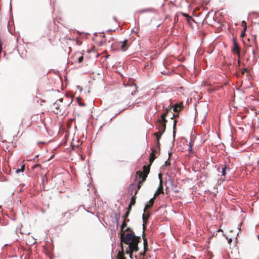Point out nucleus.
<instances>
[{"label": "nucleus", "mask_w": 259, "mask_h": 259, "mask_svg": "<svg viewBox=\"0 0 259 259\" xmlns=\"http://www.w3.org/2000/svg\"><path fill=\"white\" fill-rule=\"evenodd\" d=\"M130 220H123V223L121 226L120 230V239L121 242L124 243L128 246L124 250L123 246L121 247V251H119L117 255V259H127L125 254L128 255L129 257L133 258L132 253L134 252H137L139 250L138 244L140 242V237L135 236L134 232L127 233L125 235L124 228L126 227V222H128Z\"/></svg>", "instance_id": "nucleus-1"}, {"label": "nucleus", "mask_w": 259, "mask_h": 259, "mask_svg": "<svg viewBox=\"0 0 259 259\" xmlns=\"http://www.w3.org/2000/svg\"><path fill=\"white\" fill-rule=\"evenodd\" d=\"M172 107H170L169 109L166 108L165 112L162 114L161 115V118L160 119L158 120V125L157 128L158 130V132L154 133V136L156 137L158 144H159V141L161 136V135L164 133L166 129V123L167 122V120L165 119L166 116L168 115L170 110H171Z\"/></svg>", "instance_id": "nucleus-2"}, {"label": "nucleus", "mask_w": 259, "mask_h": 259, "mask_svg": "<svg viewBox=\"0 0 259 259\" xmlns=\"http://www.w3.org/2000/svg\"><path fill=\"white\" fill-rule=\"evenodd\" d=\"M152 163H149L147 166L144 165L143 167V171L138 170L136 173V180L138 181V184L136 186L135 195H137L138 191L140 189L143 182L146 180L147 176L150 171V167Z\"/></svg>", "instance_id": "nucleus-3"}, {"label": "nucleus", "mask_w": 259, "mask_h": 259, "mask_svg": "<svg viewBox=\"0 0 259 259\" xmlns=\"http://www.w3.org/2000/svg\"><path fill=\"white\" fill-rule=\"evenodd\" d=\"M63 99L61 98L57 100L52 106V110L55 114L61 116L66 114L67 113V108L69 106H67L63 104Z\"/></svg>", "instance_id": "nucleus-4"}, {"label": "nucleus", "mask_w": 259, "mask_h": 259, "mask_svg": "<svg viewBox=\"0 0 259 259\" xmlns=\"http://www.w3.org/2000/svg\"><path fill=\"white\" fill-rule=\"evenodd\" d=\"M112 47L115 49L125 51L128 47V40L126 39L123 41L116 42L112 45Z\"/></svg>", "instance_id": "nucleus-5"}, {"label": "nucleus", "mask_w": 259, "mask_h": 259, "mask_svg": "<svg viewBox=\"0 0 259 259\" xmlns=\"http://www.w3.org/2000/svg\"><path fill=\"white\" fill-rule=\"evenodd\" d=\"M144 211V213L143 214L142 219L143 221V234H144V231L146 229V225L147 223L148 220L150 216L151 213L147 209H145V208Z\"/></svg>", "instance_id": "nucleus-6"}, {"label": "nucleus", "mask_w": 259, "mask_h": 259, "mask_svg": "<svg viewBox=\"0 0 259 259\" xmlns=\"http://www.w3.org/2000/svg\"><path fill=\"white\" fill-rule=\"evenodd\" d=\"M131 83L132 84H131L129 87L125 86V91L130 92L131 95L133 96V95L137 92V87L133 80H131Z\"/></svg>", "instance_id": "nucleus-7"}, {"label": "nucleus", "mask_w": 259, "mask_h": 259, "mask_svg": "<svg viewBox=\"0 0 259 259\" xmlns=\"http://www.w3.org/2000/svg\"><path fill=\"white\" fill-rule=\"evenodd\" d=\"M234 53L237 54L238 58H240V48L235 38H233V47L232 49Z\"/></svg>", "instance_id": "nucleus-8"}, {"label": "nucleus", "mask_w": 259, "mask_h": 259, "mask_svg": "<svg viewBox=\"0 0 259 259\" xmlns=\"http://www.w3.org/2000/svg\"><path fill=\"white\" fill-rule=\"evenodd\" d=\"M160 154L158 152V151L156 149H152V152L150 153L149 156V162H153V161L157 158L158 156H160Z\"/></svg>", "instance_id": "nucleus-9"}, {"label": "nucleus", "mask_w": 259, "mask_h": 259, "mask_svg": "<svg viewBox=\"0 0 259 259\" xmlns=\"http://www.w3.org/2000/svg\"><path fill=\"white\" fill-rule=\"evenodd\" d=\"M173 111L175 112H179L183 108V102L176 104L173 107Z\"/></svg>", "instance_id": "nucleus-10"}, {"label": "nucleus", "mask_w": 259, "mask_h": 259, "mask_svg": "<svg viewBox=\"0 0 259 259\" xmlns=\"http://www.w3.org/2000/svg\"><path fill=\"white\" fill-rule=\"evenodd\" d=\"M144 240V251L143 253L140 254V259H143L144 256L145 255V252L148 250V242L147 239L143 237Z\"/></svg>", "instance_id": "nucleus-11"}, {"label": "nucleus", "mask_w": 259, "mask_h": 259, "mask_svg": "<svg viewBox=\"0 0 259 259\" xmlns=\"http://www.w3.org/2000/svg\"><path fill=\"white\" fill-rule=\"evenodd\" d=\"M160 193H163V186L162 185L161 182L160 183V185H159L158 189L157 190V191L155 193L153 197L155 198L156 197V196L159 195Z\"/></svg>", "instance_id": "nucleus-12"}, {"label": "nucleus", "mask_w": 259, "mask_h": 259, "mask_svg": "<svg viewBox=\"0 0 259 259\" xmlns=\"http://www.w3.org/2000/svg\"><path fill=\"white\" fill-rule=\"evenodd\" d=\"M155 198H152L149 201V203L146 204L145 207V209L148 210L151 208L154 204Z\"/></svg>", "instance_id": "nucleus-13"}, {"label": "nucleus", "mask_w": 259, "mask_h": 259, "mask_svg": "<svg viewBox=\"0 0 259 259\" xmlns=\"http://www.w3.org/2000/svg\"><path fill=\"white\" fill-rule=\"evenodd\" d=\"M136 186L134 184H131L130 186V190L128 193L130 195H132L133 194V190H135Z\"/></svg>", "instance_id": "nucleus-14"}, {"label": "nucleus", "mask_w": 259, "mask_h": 259, "mask_svg": "<svg viewBox=\"0 0 259 259\" xmlns=\"http://www.w3.org/2000/svg\"><path fill=\"white\" fill-rule=\"evenodd\" d=\"M136 195H135V194H134V195L132 196V199H131V202H130V205H134L136 203Z\"/></svg>", "instance_id": "nucleus-15"}, {"label": "nucleus", "mask_w": 259, "mask_h": 259, "mask_svg": "<svg viewBox=\"0 0 259 259\" xmlns=\"http://www.w3.org/2000/svg\"><path fill=\"white\" fill-rule=\"evenodd\" d=\"M74 57L77 60L78 63H81L83 60V56L82 55L77 56V55H76Z\"/></svg>", "instance_id": "nucleus-16"}, {"label": "nucleus", "mask_w": 259, "mask_h": 259, "mask_svg": "<svg viewBox=\"0 0 259 259\" xmlns=\"http://www.w3.org/2000/svg\"><path fill=\"white\" fill-rule=\"evenodd\" d=\"M182 14L183 16L187 18L188 21H189L190 20H193L192 18L190 17L188 14L182 13Z\"/></svg>", "instance_id": "nucleus-17"}, {"label": "nucleus", "mask_w": 259, "mask_h": 259, "mask_svg": "<svg viewBox=\"0 0 259 259\" xmlns=\"http://www.w3.org/2000/svg\"><path fill=\"white\" fill-rule=\"evenodd\" d=\"M101 36L103 37V39L101 41V44L100 45H105L106 42V39H105V34L103 33V34H101Z\"/></svg>", "instance_id": "nucleus-18"}, {"label": "nucleus", "mask_w": 259, "mask_h": 259, "mask_svg": "<svg viewBox=\"0 0 259 259\" xmlns=\"http://www.w3.org/2000/svg\"><path fill=\"white\" fill-rule=\"evenodd\" d=\"M24 167H25V165L23 164L20 169L18 168L16 170V172L17 173H18L20 171L23 172L24 171Z\"/></svg>", "instance_id": "nucleus-19"}, {"label": "nucleus", "mask_w": 259, "mask_h": 259, "mask_svg": "<svg viewBox=\"0 0 259 259\" xmlns=\"http://www.w3.org/2000/svg\"><path fill=\"white\" fill-rule=\"evenodd\" d=\"M38 167L40 168H41V165L39 164H35L33 165V166H32L31 168L32 169H34L38 168Z\"/></svg>", "instance_id": "nucleus-20"}, {"label": "nucleus", "mask_w": 259, "mask_h": 259, "mask_svg": "<svg viewBox=\"0 0 259 259\" xmlns=\"http://www.w3.org/2000/svg\"><path fill=\"white\" fill-rule=\"evenodd\" d=\"M131 80H133L134 81V79H133V78H129L126 84H125V83L124 82V84L125 85V86H130L132 83H131Z\"/></svg>", "instance_id": "nucleus-21"}, {"label": "nucleus", "mask_w": 259, "mask_h": 259, "mask_svg": "<svg viewBox=\"0 0 259 259\" xmlns=\"http://www.w3.org/2000/svg\"><path fill=\"white\" fill-rule=\"evenodd\" d=\"M168 158L165 160V162H168V161L170 160V157L172 156V153L168 152L167 153Z\"/></svg>", "instance_id": "nucleus-22"}, {"label": "nucleus", "mask_w": 259, "mask_h": 259, "mask_svg": "<svg viewBox=\"0 0 259 259\" xmlns=\"http://www.w3.org/2000/svg\"><path fill=\"white\" fill-rule=\"evenodd\" d=\"M241 23L242 26L244 27V31H246V30L247 29V25L246 22L244 21H243Z\"/></svg>", "instance_id": "nucleus-23"}, {"label": "nucleus", "mask_w": 259, "mask_h": 259, "mask_svg": "<svg viewBox=\"0 0 259 259\" xmlns=\"http://www.w3.org/2000/svg\"><path fill=\"white\" fill-rule=\"evenodd\" d=\"M199 35L200 37H204L205 36V33L203 30H199L198 31Z\"/></svg>", "instance_id": "nucleus-24"}, {"label": "nucleus", "mask_w": 259, "mask_h": 259, "mask_svg": "<svg viewBox=\"0 0 259 259\" xmlns=\"http://www.w3.org/2000/svg\"><path fill=\"white\" fill-rule=\"evenodd\" d=\"M63 215H64V216L67 215L68 219H70L71 218V213L69 212H65L64 213H63Z\"/></svg>", "instance_id": "nucleus-25"}, {"label": "nucleus", "mask_w": 259, "mask_h": 259, "mask_svg": "<svg viewBox=\"0 0 259 259\" xmlns=\"http://www.w3.org/2000/svg\"><path fill=\"white\" fill-rule=\"evenodd\" d=\"M177 120H175L174 121V125H173V131H174V134H175L176 132V124H177Z\"/></svg>", "instance_id": "nucleus-26"}, {"label": "nucleus", "mask_w": 259, "mask_h": 259, "mask_svg": "<svg viewBox=\"0 0 259 259\" xmlns=\"http://www.w3.org/2000/svg\"><path fill=\"white\" fill-rule=\"evenodd\" d=\"M227 168L226 165L222 169V174L223 176H225L226 175V169Z\"/></svg>", "instance_id": "nucleus-27"}, {"label": "nucleus", "mask_w": 259, "mask_h": 259, "mask_svg": "<svg viewBox=\"0 0 259 259\" xmlns=\"http://www.w3.org/2000/svg\"><path fill=\"white\" fill-rule=\"evenodd\" d=\"M130 213V212H129L128 211H126V212L125 213V215L123 217L124 219L127 220L126 218H127L128 217Z\"/></svg>", "instance_id": "nucleus-28"}, {"label": "nucleus", "mask_w": 259, "mask_h": 259, "mask_svg": "<svg viewBox=\"0 0 259 259\" xmlns=\"http://www.w3.org/2000/svg\"><path fill=\"white\" fill-rule=\"evenodd\" d=\"M176 114H172V116L171 117V118H174L175 117H177L179 116V112H176Z\"/></svg>", "instance_id": "nucleus-29"}, {"label": "nucleus", "mask_w": 259, "mask_h": 259, "mask_svg": "<svg viewBox=\"0 0 259 259\" xmlns=\"http://www.w3.org/2000/svg\"><path fill=\"white\" fill-rule=\"evenodd\" d=\"M248 71L247 68H244L242 71V74H244L245 72L248 73Z\"/></svg>", "instance_id": "nucleus-30"}, {"label": "nucleus", "mask_w": 259, "mask_h": 259, "mask_svg": "<svg viewBox=\"0 0 259 259\" xmlns=\"http://www.w3.org/2000/svg\"><path fill=\"white\" fill-rule=\"evenodd\" d=\"M124 231H125V232H126V231H130V232H131V233H133L134 232L130 228L128 227L125 230H124Z\"/></svg>", "instance_id": "nucleus-31"}, {"label": "nucleus", "mask_w": 259, "mask_h": 259, "mask_svg": "<svg viewBox=\"0 0 259 259\" xmlns=\"http://www.w3.org/2000/svg\"><path fill=\"white\" fill-rule=\"evenodd\" d=\"M54 156V154L52 155L49 158H48V159H45V161H50L51 160L53 157Z\"/></svg>", "instance_id": "nucleus-32"}, {"label": "nucleus", "mask_w": 259, "mask_h": 259, "mask_svg": "<svg viewBox=\"0 0 259 259\" xmlns=\"http://www.w3.org/2000/svg\"><path fill=\"white\" fill-rule=\"evenodd\" d=\"M132 205H130V204L129 205V206H128V208H127V209H128V210H127V211H129V212H130V211H131V209H132Z\"/></svg>", "instance_id": "nucleus-33"}, {"label": "nucleus", "mask_w": 259, "mask_h": 259, "mask_svg": "<svg viewBox=\"0 0 259 259\" xmlns=\"http://www.w3.org/2000/svg\"><path fill=\"white\" fill-rule=\"evenodd\" d=\"M226 238L228 239V243L230 244L232 241V239L231 238L228 239L227 237H226Z\"/></svg>", "instance_id": "nucleus-34"}, {"label": "nucleus", "mask_w": 259, "mask_h": 259, "mask_svg": "<svg viewBox=\"0 0 259 259\" xmlns=\"http://www.w3.org/2000/svg\"><path fill=\"white\" fill-rule=\"evenodd\" d=\"M245 31H244V30H243V31L242 32L241 34V37H243L245 35Z\"/></svg>", "instance_id": "nucleus-35"}, {"label": "nucleus", "mask_w": 259, "mask_h": 259, "mask_svg": "<svg viewBox=\"0 0 259 259\" xmlns=\"http://www.w3.org/2000/svg\"><path fill=\"white\" fill-rule=\"evenodd\" d=\"M170 164H171V163H165V166L166 167L169 166Z\"/></svg>", "instance_id": "nucleus-36"}, {"label": "nucleus", "mask_w": 259, "mask_h": 259, "mask_svg": "<svg viewBox=\"0 0 259 259\" xmlns=\"http://www.w3.org/2000/svg\"><path fill=\"white\" fill-rule=\"evenodd\" d=\"M81 159L82 160H84V157L82 155L81 156Z\"/></svg>", "instance_id": "nucleus-37"}, {"label": "nucleus", "mask_w": 259, "mask_h": 259, "mask_svg": "<svg viewBox=\"0 0 259 259\" xmlns=\"http://www.w3.org/2000/svg\"><path fill=\"white\" fill-rule=\"evenodd\" d=\"M218 232H223V231L222 229H219Z\"/></svg>", "instance_id": "nucleus-38"}, {"label": "nucleus", "mask_w": 259, "mask_h": 259, "mask_svg": "<svg viewBox=\"0 0 259 259\" xmlns=\"http://www.w3.org/2000/svg\"><path fill=\"white\" fill-rule=\"evenodd\" d=\"M27 160L28 161H31L32 160V159H27Z\"/></svg>", "instance_id": "nucleus-39"}, {"label": "nucleus", "mask_w": 259, "mask_h": 259, "mask_svg": "<svg viewBox=\"0 0 259 259\" xmlns=\"http://www.w3.org/2000/svg\"><path fill=\"white\" fill-rule=\"evenodd\" d=\"M258 239L259 240V236H257Z\"/></svg>", "instance_id": "nucleus-40"}, {"label": "nucleus", "mask_w": 259, "mask_h": 259, "mask_svg": "<svg viewBox=\"0 0 259 259\" xmlns=\"http://www.w3.org/2000/svg\"><path fill=\"white\" fill-rule=\"evenodd\" d=\"M1 208V206H0V208Z\"/></svg>", "instance_id": "nucleus-41"}]
</instances>
